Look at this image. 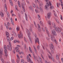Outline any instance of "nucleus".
<instances>
[{"label":"nucleus","instance_id":"48","mask_svg":"<svg viewBox=\"0 0 63 63\" xmlns=\"http://www.w3.org/2000/svg\"><path fill=\"white\" fill-rule=\"evenodd\" d=\"M17 42V40H15L14 41V43H16Z\"/></svg>","mask_w":63,"mask_h":63},{"label":"nucleus","instance_id":"37","mask_svg":"<svg viewBox=\"0 0 63 63\" xmlns=\"http://www.w3.org/2000/svg\"><path fill=\"white\" fill-rule=\"evenodd\" d=\"M50 9H51V10H52V9H53L54 8V7H53V6H51L50 7Z\"/></svg>","mask_w":63,"mask_h":63},{"label":"nucleus","instance_id":"46","mask_svg":"<svg viewBox=\"0 0 63 63\" xmlns=\"http://www.w3.org/2000/svg\"><path fill=\"white\" fill-rule=\"evenodd\" d=\"M14 39V37H12L11 38L10 41H12Z\"/></svg>","mask_w":63,"mask_h":63},{"label":"nucleus","instance_id":"64","mask_svg":"<svg viewBox=\"0 0 63 63\" xmlns=\"http://www.w3.org/2000/svg\"><path fill=\"white\" fill-rule=\"evenodd\" d=\"M61 60L63 63V58H62L61 59Z\"/></svg>","mask_w":63,"mask_h":63},{"label":"nucleus","instance_id":"2","mask_svg":"<svg viewBox=\"0 0 63 63\" xmlns=\"http://www.w3.org/2000/svg\"><path fill=\"white\" fill-rule=\"evenodd\" d=\"M46 49V50H47V52L49 53L50 54V55H51V56H50L49 55H48V57L50 59H52V60L53 61H54V58H53V57L52 56V55H51V53L50 52V51H49L48 50V49H47V48H45Z\"/></svg>","mask_w":63,"mask_h":63},{"label":"nucleus","instance_id":"39","mask_svg":"<svg viewBox=\"0 0 63 63\" xmlns=\"http://www.w3.org/2000/svg\"><path fill=\"white\" fill-rule=\"evenodd\" d=\"M38 16L39 19V20H40V19H41V17H40V16L39 15H38Z\"/></svg>","mask_w":63,"mask_h":63},{"label":"nucleus","instance_id":"29","mask_svg":"<svg viewBox=\"0 0 63 63\" xmlns=\"http://www.w3.org/2000/svg\"><path fill=\"white\" fill-rule=\"evenodd\" d=\"M25 16L26 19L27 21H28L27 16V15H26V13H25Z\"/></svg>","mask_w":63,"mask_h":63},{"label":"nucleus","instance_id":"34","mask_svg":"<svg viewBox=\"0 0 63 63\" xmlns=\"http://www.w3.org/2000/svg\"><path fill=\"white\" fill-rule=\"evenodd\" d=\"M3 48L4 49H7V47H6V45H4L3 47Z\"/></svg>","mask_w":63,"mask_h":63},{"label":"nucleus","instance_id":"43","mask_svg":"<svg viewBox=\"0 0 63 63\" xmlns=\"http://www.w3.org/2000/svg\"><path fill=\"white\" fill-rule=\"evenodd\" d=\"M3 25H1V30H3Z\"/></svg>","mask_w":63,"mask_h":63},{"label":"nucleus","instance_id":"59","mask_svg":"<svg viewBox=\"0 0 63 63\" xmlns=\"http://www.w3.org/2000/svg\"><path fill=\"white\" fill-rule=\"evenodd\" d=\"M54 15L55 16L57 17V15L56 14V13H54Z\"/></svg>","mask_w":63,"mask_h":63},{"label":"nucleus","instance_id":"49","mask_svg":"<svg viewBox=\"0 0 63 63\" xmlns=\"http://www.w3.org/2000/svg\"><path fill=\"white\" fill-rule=\"evenodd\" d=\"M51 52L52 54H54V51H53V50H51Z\"/></svg>","mask_w":63,"mask_h":63},{"label":"nucleus","instance_id":"62","mask_svg":"<svg viewBox=\"0 0 63 63\" xmlns=\"http://www.w3.org/2000/svg\"><path fill=\"white\" fill-rule=\"evenodd\" d=\"M36 8L37 9H39V7H38V6H36Z\"/></svg>","mask_w":63,"mask_h":63},{"label":"nucleus","instance_id":"40","mask_svg":"<svg viewBox=\"0 0 63 63\" xmlns=\"http://www.w3.org/2000/svg\"><path fill=\"white\" fill-rule=\"evenodd\" d=\"M24 47L25 50H26V48H27V47H26V44H24Z\"/></svg>","mask_w":63,"mask_h":63},{"label":"nucleus","instance_id":"47","mask_svg":"<svg viewBox=\"0 0 63 63\" xmlns=\"http://www.w3.org/2000/svg\"><path fill=\"white\" fill-rule=\"evenodd\" d=\"M32 6L33 7H35V4L34 3L32 4Z\"/></svg>","mask_w":63,"mask_h":63},{"label":"nucleus","instance_id":"53","mask_svg":"<svg viewBox=\"0 0 63 63\" xmlns=\"http://www.w3.org/2000/svg\"><path fill=\"white\" fill-rule=\"evenodd\" d=\"M45 63H51L50 62H47V61L46 60L45 61Z\"/></svg>","mask_w":63,"mask_h":63},{"label":"nucleus","instance_id":"16","mask_svg":"<svg viewBox=\"0 0 63 63\" xmlns=\"http://www.w3.org/2000/svg\"><path fill=\"white\" fill-rule=\"evenodd\" d=\"M52 32V33L54 35H56V33L55 32V30L53 29Z\"/></svg>","mask_w":63,"mask_h":63},{"label":"nucleus","instance_id":"26","mask_svg":"<svg viewBox=\"0 0 63 63\" xmlns=\"http://www.w3.org/2000/svg\"><path fill=\"white\" fill-rule=\"evenodd\" d=\"M32 33L34 36H35L36 38H37V35H36V33H34L33 32H32Z\"/></svg>","mask_w":63,"mask_h":63},{"label":"nucleus","instance_id":"4","mask_svg":"<svg viewBox=\"0 0 63 63\" xmlns=\"http://www.w3.org/2000/svg\"><path fill=\"white\" fill-rule=\"evenodd\" d=\"M9 46L8 45L7 46V48H8V49H9L10 51L12 50V45L11 43H9Z\"/></svg>","mask_w":63,"mask_h":63},{"label":"nucleus","instance_id":"19","mask_svg":"<svg viewBox=\"0 0 63 63\" xmlns=\"http://www.w3.org/2000/svg\"><path fill=\"white\" fill-rule=\"evenodd\" d=\"M0 14L1 17H3L4 16V14H3V12H0Z\"/></svg>","mask_w":63,"mask_h":63},{"label":"nucleus","instance_id":"15","mask_svg":"<svg viewBox=\"0 0 63 63\" xmlns=\"http://www.w3.org/2000/svg\"><path fill=\"white\" fill-rule=\"evenodd\" d=\"M24 6H25V4H23L21 6L24 12H25V9H24Z\"/></svg>","mask_w":63,"mask_h":63},{"label":"nucleus","instance_id":"13","mask_svg":"<svg viewBox=\"0 0 63 63\" xmlns=\"http://www.w3.org/2000/svg\"><path fill=\"white\" fill-rule=\"evenodd\" d=\"M51 13L50 12H49V13L47 14V17L48 18H50V16H51Z\"/></svg>","mask_w":63,"mask_h":63},{"label":"nucleus","instance_id":"24","mask_svg":"<svg viewBox=\"0 0 63 63\" xmlns=\"http://www.w3.org/2000/svg\"><path fill=\"white\" fill-rule=\"evenodd\" d=\"M38 58L41 63H43V62H42V60L41 58V57H38Z\"/></svg>","mask_w":63,"mask_h":63},{"label":"nucleus","instance_id":"56","mask_svg":"<svg viewBox=\"0 0 63 63\" xmlns=\"http://www.w3.org/2000/svg\"><path fill=\"white\" fill-rule=\"evenodd\" d=\"M14 35L15 37L16 36V34L15 33H14Z\"/></svg>","mask_w":63,"mask_h":63},{"label":"nucleus","instance_id":"35","mask_svg":"<svg viewBox=\"0 0 63 63\" xmlns=\"http://www.w3.org/2000/svg\"><path fill=\"white\" fill-rule=\"evenodd\" d=\"M4 53L5 54H7V49H4Z\"/></svg>","mask_w":63,"mask_h":63},{"label":"nucleus","instance_id":"30","mask_svg":"<svg viewBox=\"0 0 63 63\" xmlns=\"http://www.w3.org/2000/svg\"><path fill=\"white\" fill-rule=\"evenodd\" d=\"M16 30L17 31H19L20 30V29L19 27H18L16 28Z\"/></svg>","mask_w":63,"mask_h":63},{"label":"nucleus","instance_id":"44","mask_svg":"<svg viewBox=\"0 0 63 63\" xmlns=\"http://www.w3.org/2000/svg\"><path fill=\"white\" fill-rule=\"evenodd\" d=\"M24 60H21V63H24Z\"/></svg>","mask_w":63,"mask_h":63},{"label":"nucleus","instance_id":"20","mask_svg":"<svg viewBox=\"0 0 63 63\" xmlns=\"http://www.w3.org/2000/svg\"><path fill=\"white\" fill-rule=\"evenodd\" d=\"M33 47L34 49V50L35 52L36 53H37V49H36V48L34 46H33Z\"/></svg>","mask_w":63,"mask_h":63},{"label":"nucleus","instance_id":"32","mask_svg":"<svg viewBox=\"0 0 63 63\" xmlns=\"http://www.w3.org/2000/svg\"><path fill=\"white\" fill-rule=\"evenodd\" d=\"M18 6L20 8V7H21V6H20V2L18 1Z\"/></svg>","mask_w":63,"mask_h":63},{"label":"nucleus","instance_id":"12","mask_svg":"<svg viewBox=\"0 0 63 63\" xmlns=\"http://www.w3.org/2000/svg\"><path fill=\"white\" fill-rule=\"evenodd\" d=\"M35 41L36 44L37 42L39 45H40V43H39V40L38 38H37L36 39H35Z\"/></svg>","mask_w":63,"mask_h":63},{"label":"nucleus","instance_id":"51","mask_svg":"<svg viewBox=\"0 0 63 63\" xmlns=\"http://www.w3.org/2000/svg\"><path fill=\"white\" fill-rule=\"evenodd\" d=\"M18 47H16L15 48V49L16 50H18Z\"/></svg>","mask_w":63,"mask_h":63},{"label":"nucleus","instance_id":"28","mask_svg":"<svg viewBox=\"0 0 63 63\" xmlns=\"http://www.w3.org/2000/svg\"><path fill=\"white\" fill-rule=\"evenodd\" d=\"M10 3L11 5V6H13V2H12V0H10Z\"/></svg>","mask_w":63,"mask_h":63},{"label":"nucleus","instance_id":"55","mask_svg":"<svg viewBox=\"0 0 63 63\" xmlns=\"http://www.w3.org/2000/svg\"><path fill=\"white\" fill-rule=\"evenodd\" d=\"M0 59H1V60L2 61L3 59H2V56L1 55L0 56Z\"/></svg>","mask_w":63,"mask_h":63},{"label":"nucleus","instance_id":"63","mask_svg":"<svg viewBox=\"0 0 63 63\" xmlns=\"http://www.w3.org/2000/svg\"><path fill=\"white\" fill-rule=\"evenodd\" d=\"M12 63H15L14 61L13 60H12Z\"/></svg>","mask_w":63,"mask_h":63},{"label":"nucleus","instance_id":"17","mask_svg":"<svg viewBox=\"0 0 63 63\" xmlns=\"http://www.w3.org/2000/svg\"><path fill=\"white\" fill-rule=\"evenodd\" d=\"M7 40L8 42H9V44H11V40L10 39V38L9 37H7Z\"/></svg>","mask_w":63,"mask_h":63},{"label":"nucleus","instance_id":"54","mask_svg":"<svg viewBox=\"0 0 63 63\" xmlns=\"http://www.w3.org/2000/svg\"><path fill=\"white\" fill-rule=\"evenodd\" d=\"M11 23L13 25H14V21L11 22Z\"/></svg>","mask_w":63,"mask_h":63},{"label":"nucleus","instance_id":"10","mask_svg":"<svg viewBox=\"0 0 63 63\" xmlns=\"http://www.w3.org/2000/svg\"><path fill=\"white\" fill-rule=\"evenodd\" d=\"M45 28L47 31V34L48 36V37H49V35H50V33H49V32H48L47 29V28L46 27H45Z\"/></svg>","mask_w":63,"mask_h":63},{"label":"nucleus","instance_id":"21","mask_svg":"<svg viewBox=\"0 0 63 63\" xmlns=\"http://www.w3.org/2000/svg\"><path fill=\"white\" fill-rule=\"evenodd\" d=\"M56 58L57 60H59V56L58 55H56Z\"/></svg>","mask_w":63,"mask_h":63},{"label":"nucleus","instance_id":"18","mask_svg":"<svg viewBox=\"0 0 63 63\" xmlns=\"http://www.w3.org/2000/svg\"><path fill=\"white\" fill-rule=\"evenodd\" d=\"M5 7H4V10L5 12H7V6L6 5V4H5L4 5Z\"/></svg>","mask_w":63,"mask_h":63},{"label":"nucleus","instance_id":"23","mask_svg":"<svg viewBox=\"0 0 63 63\" xmlns=\"http://www.w3.org/2000/svg\"><path fill=\"white\" fill-rule=\"evenodd\" d=\"M29 48L30 52L31 53H32V49H31V48L30 47H29Z\"/></svg>","mask_w":63,"mask_h":63},{"label":"nucleus","instance_id":"38","mask_svg":"<svg viewBox=\"0 0 63 63\" xmlns=\"http://www.w3.org/2000/svg\"><path fill=\"white\" fill-rule=\"evenodd\" d=\"M40 23L41 25V26H43V22H42L40 21Z\"/></svg>","mask_w":63,"mask_h":63},{"label":"nucleus","instance_id":"1","mask_svg":"<svg viewBox=\"0 0 63 63\" xmlns=\"http://www.w3.org/2000/svg\"><path fill=\"white\" fill-rule=\"evenodd\" d=\"M26 31L27 33L28 34V37H29V40L30 41L31 43H32V39H31V38L30 37V32L28 30V29H26Z\"/></svg>","mask_w":63,"mask_h":63},{"label":"nucleus","instance_id":"42","mask_svg":"<svg viewBox=\"0 0 63 63\" xmlns=\"http://www.w3.org/2000/svg\"><path fill=\"white\" fill-rule=\"evenodd\" d=\"M24 39L25 42L26 43H27V41L26 40V38H25V37H24Z\"/></svg>","mask_w":63,"mask_h":63},{"label":"nucleus","instance_id":"36","mask_svg":"<svg viewBox=\"0 0 63 63\" xmlns=\"http://www.w3.org/2000/svg\"><path fill=\"white\" fill-rule=\"evenodd\" d=\"M29 8L30 10H32V11H33V9H32L31 6H30L29 7Z\"/></svg>","mask_w":63,"mask_h":63},{"label":"nucleus","instance_id":"3","mask_svg":"<svg viewBox=\"0 0 63 63\" xmlns=\"http://www.w3.org/2000/svg\"><path fill=\"white\" fill-rule=\"evenodd\" d=\"M45 1L46 2V5L45 6V9L46 10H48V7H49V4L48 3V1H49V0H45Z\"/></svg>","mask_w":63,"mask_h":63},{"label":"nucleus","instance_id":"31","mask_svg":"<svg viewBox=\"0 0 63 63\" xmlns=\"http://www.w3.org/2000/svg\"><path fill=\"white\" fill-rule=\"evenodd\" d=\"M52 25L53 26V27L54 28V27H55V24L54 23H52Z\"/></svg>","mask_w":63,"mask_h":63},{"label":"nucleus","instance_id":"41","mask_svg":"<svg viewBox=\"0 0 63 63\" xmlns=\"http://www.w3.org/2000/svg\"><path fill=\"white\" fill-rule=\"evenodd\" d=\"M48 23L49 25H51V22L50 21H49L48 22Z\"/></svg>","mask_w":63,"mask_h":63},{"label":"nucleus","instance_id":"7","mask_svg":"<svg viewBox=\"0 0 63 63\" xmlns=\"http://www.w3.org/2000/svg\"><path fill=\"white\" fill-rule=\"evenodd\" d=\"M18 38H20H20L22 39L23 38V34L21 33L20 34H18Z\"/></svg>","mask_w":63,"mask_h":63},{"label":"nucleus","instance_id":"27","mask_svg":"<svg viewBox=\"0 0 63 63\" xmlns=\"http://www.w3.org/2000/svg\"><path fill=\"white\" fill-rule=\"evenodd\" d=\"M58 5L59 6H60V3L59 2V3H58V2L57 3V7L59 8V6H58Z\"/></svg>","mask_w":63,"mask_h":63},{"label":"nucleus","instance_id":"60","mask_svg":"<svg viewBox=\"0 0 63 63\" xmlns=\"http://www.w3.org/2000/svg\"><path fill=\"white\" fill-rule=\"evenodd\" d=\"M16 61L17 63H19V61H18V59H16Z\"/></svg>","mask_w":63,"mask_h":63},{"label":"nucleus","instance_id":"5","mask_svg":"<svg viewBox=\"0 0 63 63\" xmlns=\"http://www.w3.org/2000/svg\"><path fill=\"white\" fill-rule=\"evenodd\" d=\"M43 5V3L41 2V3H40L39 5L40 7H39V9L40 12H43V9L42 8H43V6H42Z\"/></svg>","mask_w":63,"mask_h":63},{"label":"nucleus","instance_id":"33","mask_svg":"<svg viewBox=\"0 0 63 63\" xmlns=\"http://www.w3.org/2000/svg\"><path fill=\"white\" fill-rule=\"evenodd\" d=\"M50 37H51V39L52 40H53V38H52V37H53V38H54V36H53V35H50Z\"/></svg>","mask_w":63,"mask_h":63},{"label":"nucleus","instance_id":"6","mask_svg":"<svg viewBox=\"0 0 63 63\" xmlns=\"http://www.w3.org/2000/svg\"><path fill=\"white\" fill-rule=\"evenodd\" d=\"M55 29L57 32H61V31L60 29L59 28V27H56L55 28Z\"/></svg>","mask_w":63,"mask_h":63},{"label":"nucleus","instance_id":"22","mask_svg":"<svg viewBox=\"0 0 63 63\" xmlns=\"http://www.w3.org/2000/svg\"><path fill=\"white\" fill-rule=\"evenodd\" d=\"M6 36L7 37H9V33L8 32H6Z\"/></svg>","mask_w":63,"mask_h":63},{"label":"nucleus","instance_id":"14","mask_svg":"<svg viewBox=\"0 0 63 63\" xmlns=\"http://www.w3.org/2000/svg\"><path fill=\"white\" fill-rule=\"evenodd\" d=\"M37 25L38 26V30L39 32H41V27H40V26L39 24H37Z\"/></svg>","mask_w":63,"mask_h":63},{"label":"nucleus","instance_id":"57","mask_svg":"<svg viewBox=\"0 0 63 63\" xmlns=\"http://www.w3.org/2000/svg\"><path fill=\"white\" fill-rule=\"evenodd\" d=\"M34 23L35 27H37V25H36V23H35V22L34 21Z\"/></svg>","mask_w":63,"mask_h":63},{"label":"nucleus","instance_id":"11","mask_svg":"<svg viewBox=\"0 0 63 63\" xmlns=\"http://www.w3.org/2000/svg\"><path fill=\"white\" fill-rule=\"evenodd\" d=\"M3 49L2 48H1L0 49V55H3Z\"/></svg>","mask_w":63,"mask_h":63},{"label":"nucleus","instance_id":"25","mask_svg":"<svg viewBox=\"0 0 63 63\" xmlns=\"http://www.w3.org/2000/svg\"><path fill=\"white\" fill-rule=\"evenodd\" d=\"M61 6L62 7V8L63 9V2L62 1H61Z\"/></svg>","mask_w":63,"mask_h":63},{"label":"nucleus","instance_id":"58","mask_svg":"<svg viewBox=\"0 0 63 63\" xmlns=\"http://www.w3.org/2000/svg\"><path fill=\"white\" fill-rule=\"evenodd\" d=\"M49 3L50 6H51V3L49 1Z\"/></svg>","mask_w":63,"mask_h":63},{"label":"nucleus","instance_id":"61","mask_svg":"<svg viewBox=\"0 0 63 63\" xmlns=\"http://www.w3.org/2000/svg\"><path fill=\"white\" fill-rule=\"evenodd\" d=\"M37 48L38 49H39V48H40V46H39V45L37 46Z\"/></svg>","mask_w":63,"mask_h":63},{"label":"nucleus","instance_id":"9","mask_svg":"<svg viewBox=\"0 0 63 63\" xmlns=\"http://www.w3.org/2000/svg\"><path fill=\"white\" fill-rule=\"evenodd\" d=\"M33 56L34 58V59L35 61H36V59L37 60V61H38V63H40V62H39L38 61V58H37V57H36L35 58V55H34V54H33Z\"/></svg>","mask_w":63,"mask_h":63},{"label":"nucleus","instance_id":"45","mask_svg":"<svg viewBox=\"0 0 63 63\" xmlns=\"http://www.w3.org/2000/svg\"><path fill=\"white\" fill-rule=\"evenodd\" d=\"M7 14L8 17H9V13L8 12H7Z\"/></svg>","mask_w":63,"mask_h":63},{"label":"nucleus","instance_id":"8","mask_svg":"<svg viewBox=\"0 0 63 63\" xmlns=\"http://www.w3.org/2000/svg\"><path fill=\"white\" fill-rule=\"evenodd\" d=\"M49 47L50 49H53V50H54V47H53V46L52 44H51V45H50L49 46Z\"/></svg>","mask_w":63,"mask_h":63},{"label":"nucleus","instance_id":"52","mask_svg":"<svg viewBox=\"0 0 63 63\" xmlns=\"http://www.w3.org/2000/svg\"><path fill=\"white\" fill-rule=\"evenodd\" d=\"M61 20H63V17H62V16L61 15Z\"/></svg>","mask_w":63,"mask_h":63},{"label":"nucleus","instance_id":"50","mask_svg":"<svg viewBox=\"0 0 63 63\" xmlns=\"http://www.w3.org/2000/svg\"><path fill=\"white\" fill-rule=\"evenodd\" d=\"M17 57L18 59H19V56L17 54Z\"/></svg>","mask_w":63,"mask_h":63}]
</instances>
